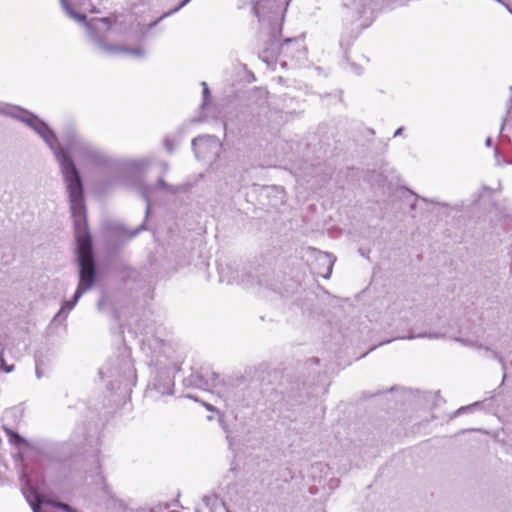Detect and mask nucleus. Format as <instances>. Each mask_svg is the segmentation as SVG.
<instances>
[{"instance_id":"obj_1","label":"nucleus","mask_w":512,"mask_h":512,"mask_svg":"<svg viewBox=\"0 0 512 512\" xmlns=\"http://www.w3.org/2000/svg\"><path fill=\"white\" fill-rule=\"evenodd\" d=\"M14 117L34 129L54 151L60 163L66 188L69 194L71 212L74 218L77 239V260L79 265L78 294L85 293L92 288L96 279V266L94 261L92 240L86 227V212L83 200V185L79 172L69 154L58 146L53 131L37 116L20 110Z\"/></svg>"},{"instance_id":"obj_2","label":"nucleus","mask_w":512,"mask_h":512,"mask_svg":"<svg viewBox=\"0 0 512 512\" xmlns=\"http://www.w3.org/2000/svg\"><path fill=\"white\" fill-rule=\"evenodd\" d=\"M23 493L25 497L27 498L28 502L30 503L33 512H43L42 510V504L44 505H51L53 507L60 508L64 512H77L75 509H73L68 504L57 502L53 500H47L42 501L40 499V495L31 487H29V481L26 482V487H23Z\"/></svg>"},{"instance_id":"obj_3","label":"nucleus","mask_w":512,"mask_h":512,"mask_svg":"<svg viewBox=\"0 0 512 512\" xmlns=\"http://www.w3.org/2000/svg\"><path fill=\"white\" fill-rule=\"evenodd\" d=\"M335 260L336 259L331 254H329L327 252L320 253L317 258V261L320 264H322L323 266H325V270L319 271L318 273L321 276L328 278L332 273V268H333Z\"/></svg>"},{"instance_id":"obj_4","label":"nucleus","mask_w":512,"mask_h":512,"mask_svg":"<svg viewBox=\"0 0 512 512\" xmlns=\"http://www.w3.org/2000/svg\"><path fill=\"white\" fill-rule=\"evenodd\" d=\"M62 7L66 11V13L74 20L87 24V17L85 14L78 13L74 11L70 5L68 4L67 0H63Z\"/></svg>"},{"instance_id":"obj_5","label":"nucleus","mask_w":512,"mask_h":512,"mask_svg":"<svg viewBox=\"0 0 512 512\" xmlns=\"http://www.w3.org/2000/svg\"><path fill=\"white\" fill-rule=\"evenodd\" d=\"M201 377L205 378L207 387H216L219 384V375L214 371L204 370L201 372Z\"/></svg>"},{"instance_id":"obj_6","label":"nucleus","mask_w":512,"mask_h":512,"mask_svg":"<svg viewBox=\"0 0 512 512\" xmlns=\"http://www.w3.org/2000/svg\"><path fill=\"white\" fill-rule=\"evenodd\" d=\"M83 294L84 293L78 294V288H77L73 298L71 300L65 301L63 303V305L59 311V315L65 311L69 312L70 310H72Z\"/></svg>"},{"instance_id":"obj_7","label":"nucleus","mask_w":512,"mask_h":512,"mask_svg":"<svg viewBox=\"0 0 512 512\" xmlns=\"http://www.w3.org/2000/svg\"><path fill=\"white\" fill-rule=\"evenodd\" d=\"M141 194L147 203L146 214L148 215V213L150 212V208H151V187H149V186L143 187L141 190Z\"/></svg>"},{"instance_id":"obj_8","label":"nucleus","mask_w":512,"mask_h":512,"mask_svg":"<svg viewBox=\"0 0 512 512\" xmlns=\"http://www.w3.org/2000/svg\"><path fill=\"white\" fill-rule=\"evenodd\" d=\"M108 50L110 51H124V52H128V53H131V54H134V55H142V51L141 49L139 48H136V49H130V48H124V47H106Z\"/></svg>"},{"instance_id":"obj_9","label":"nucleus","mask_w":512,"mask_h":512,"mask_svg":"<svg viewBox=\"0 0 512 512\" xmlns=\"http://www.w3.org/2000/svg\"><path fill=\"white\" fill-rule=\"evenodd\" d=\"M201 86L203 87V103L201 105V107H205L209 101V97H210V90L208 88V85L206 82H202L201 83Z\"/></svg>"},{"instance_id":"obj_10","label":"nucleus","mask_w":512,"mask_h":512,"mask_svg":"<svg viewBox=\"0 0 512 512\" xmlns=\"http://www.w3.org/2000/svg\"><path fill=\"white\" fill-rule=\"evenodd\" d=\"M13 368H14L13 365L7 366L5 360L3 359V357L2 356L0 357V369L1 370H3V371L8 373V372H11L13 370Z\"/></svg>"},{"instance_id":"obj_11","label":"nucleus","mask_w":512,"mask_h":512,"mask_svg":"<svg viewBox=\"0 0 512 512\" xmlns=\"http://www.w3.org/2000/svg\"><path fill=\"white\" fill-rule=\"evenodd\" d=\"M253 12L259 19L261 18V1L258 0L253 6Z\"/></svg>"},{"instance_id":"obj_12","label":"nucleus","mask_w":512,"mask_h":512,"mask_svg":"<svg viewBox=\"0 0 512 512\" xmlns=\"http://www.w3.org/2000/svg\"><path fill=\"white\" fill-rule=\"evenodd\" d=\"M190 0H182L178 6H176L171 12L166 13L164 16H167L171 14L172 12L178 11L180 8H182L184 5H186Z\"/></svg>"},{"instance_id":"obj_13","label":"nucleus","mask_w":512,"mask_h":512,"mask_svg":"<svg viewBox=\"0 0 512 512\" xmlns=\"http://www.w3.org/2000/svg\"><path fill=\"white\" fill-rule=\"evenodd\" d=\"M204 140V137L202 136H199V137H196L192 140V146L195 148L198 143L202 142Z\"/></svg>"},{"instance_id":"obj_14","label":"nucleus","mask_w":512,"mask_h":512,"mask_svg":"<svg viewBox=\"0 0 512 512\" xmlns=\"http://www.w3.org/2000/svg\"><path fill=\"white\" fill-rule=\"evenodd\" d=\"M417 337H429V338H439L441 337L440 334H419Z\"/></svg>"},{"instance_id":"obj_15","label":"nucleus","mask_w":512,"mask_h":512,"mask_svg":"<svg viewBox=\"0 0 512 512\" xmlns=\"http://www.w3.org/2000/svg\"><path fill=\"white\" fill-rule=\"evenodd\" d=\"M158 185L159 187L161 188H164V189H169V185L163 180V179H159L158 181Z\"/></svg>"},{"instance_id":"obj_16","label":"nucleus","mask_w":512,"mask_h":512,"mask_svg":"<svg viewBox=\"0 0 512 512\" xmlns=\"http://www.w3.org/2000/svg\"><path fill=\"white\" fill-rule=\"evenodd\" d=\"M6 431H7L8 435H10L11 437H15L18 441L22 440L18 434L13 433L11 430H6Z\"/></svg>"},{"instance_id":"obj_17","label":"nucleus","mask_w":512,"mask_h":512,"mask_svg":"<svg viewBox=\"0 0 512 512\" xmlns=\"http://www.w3.org/2000/svg\"><path fill=\"white\" fill-rule=\"evenodd\" d=\"M402 130H403V128H399V129H397V130H396V132H395V134H394V136H398V135H400V134H401V132H402Z\"/></svg>"},{"instance_id":"obj_18","label":"nucleus","mask_w":512,"mask_h":512,"mask_svg":"<svg viewBox=\"0 0 512 512\" xmlns=\"http://www.w3.org/2000/svg\"><path fill=\"white\" fill-rule=\"evenodd\" d=\"M101 21H102V22H105V23H110L109 18H103Z\"/></svg>"},{"instance_id":"obj_19","label":"nucleus","mask_w":512,"mask_h":512,"mask_svg":"<svg viewBox=\"0 0 512 512\" xmlns=\"http://www.w3.org/2000/svg\"><path fill=\"white\" fill-rule=\"evenodd\" d=\"M486 145H487V146H490V145H491V139H490V138H488V139L486 140Z\"/></svg>"},{"instance_id":"obj_20","label":"nucleus","mask_w":512,"mask_h":512,"mask_svg":"<svg viewBox=\"0 0 512 512\" xmlns=\"http://www.w3.org/2000/svg\"><path fill=\"white\" fill-rule=\"evenodd\" d=\"M36 373H37V377H38V378H40V377H41V374H40V371H39V369H38V368L36 369Z\"/></svg>"},{"instance_id":"obj_21","label":"nucleus","mask_w":512,"mask_h":512,"mask_svg":"<svg viewBox=\"0 0 512 512\" xmlns=\"http://www.w3.org/2000/svg\"><path fill=\"white\" fill-rule=\"evenodd\" d=\"M206 407H207V409H208V410H210V411H213V410H214V409H213V407H212L211 405H207Z\"/></svg>"},{"instance_id":"obj_22","label":"nucleus","mask_w":512,"mask_h":512,"mask_svg":"<svg viewBox=\"0 0 512 512\" xmlns=\"http://www.w3.org/2000/svg\"><path fill=\"white\" fill-rule=\"evenodd\" d=\"M210 499H211V497H205V498H204V501H207V502H208Z\"/></svg>"},{"instance_id":"obj_23","label":"nucleus","mask_w":512,"mask_h":512,"mask_svg":"<svg viewBox=\"0 0 512 512\" xmlns=\"http://www.w3.org/2000/svg\"><path fill=\"white\" fill-rule=\"evenodd\" d=\"M63 3V0H61V4Z\"/></svg>"}]
</instances>
